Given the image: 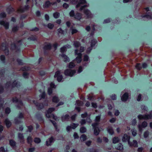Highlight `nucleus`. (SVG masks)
<instances>
[{"label":"nucleus","mask_w":152,"mask_h":152,"mask_svg":"<svg viewBox=\"0 0 152 152\" xmlns=\"http://www.w3.org/2000/svg\"><path fill=\"white\" fill-rule=\"evenodd\" d=\"M130 137L127 134H124L123 136L122 137V141L123 142H127L128 143L129 141H130Z\"/></svg>","instance_id":"ddd939ff"},{"label":"nucleus","mask_w":152,"mask_h":152,"mask_svg":"<svg viewBox=\"0 0 152 152\" xmlns=\"http://www.w3.org/2000/svg\"><path fill=\"white\" fill-rule=\"evenodd\" d=\"M70 29L72 30V34L73 35L74 34L77 33L78 32V30L76 29L73 28L72 27L70 28Z\"/></svg>","instance_id":"6e6d98bb"},{"label":"nucleus","mask_w":152,"mask_h":152,"mask_svg":"<svg viewBox=\"0 0 152 152\" xmlns=\"http://www.w3.org/2000/svg\"><path fill=\"white\" fill-rule=\"evenodd\" d=\"M30 8V6L28 5H25L24 6V7L22 8H20L19 11L20 12H23L25 11H27L29 10Z\"/></svg>","instance_id":"6ab92c4d"},{"label":"nucleus","mask_w":152,"mask_h":152,"mask_svg":"<svg viewBox=\"0 0 152 152\" xmlns=\"http://www.w3.org/2000/svg\"><path fill=\"white\" fill-rule=\"evenodd\" d=\"M67 51L66 48L64 46L60 49V51L62 54H65L64 53Z\"/></svg>","instance_id":"a18cd8bd"},{"label":"nucleus","mask_w":152,"mask_h":152,"mask_svg":"<svg viewBox=\"0 0 152 152\" xmlns=\"http://www.w3.org/2000/svg\"><path fill=\"white\" fill-rule=\"evenodd\" d=\"M0 59L3 64L6 63V57L4 55H1L0 56Z\"/></svg>","instance_id":"473e14b6"},{"label":"nucleus","mask_w":152,"mask_h":152,"mask_svg":"<svg viewBox=\"0 0 152 152\" xmlns=\"http://www.w3.org/2000/svg\"><path fill=\"white\" fill-rule=\"evenodd\" d=\"M11 46L13 50H16L18 51L20 50V48H18L17 45L15 43H13L11 45Z\"/></svg>","instance_id":"a878e982"},{"label":"nucleus","mask_w":152,"mask_h":152,"mask_svg":"<svg viewBox=\"0 0 152 152\" xmlns=\"http://www.w3.org/2000/svg\"><path fill=\"white\" fill-rule=\"evenodd\" d=\"M55 110V108L54 107H51L49 108L48 110L46 111L48 112V113L50 114L52 112L54 111Z\"/></svg>","instance_id":"864d4df0"},{"label":"nucleus","mask_w":152,"mask_h":152,"mask_svg":"<svg viewBox=\"0 0 152 152\" xmlns=\"http://www.w3.org/2000/svg\"><path fill=\"white\" fill-rule=\"evenodd\" d=\"M101 116V115L100 114L96 116L95 118V123H97L99 124V122L100 121Z\"/></svg>","instance_id":"a19ab883"},{"label":"nucleus","mask_w":152,"mask_h":152,"mask_svg":"<svg viewBox=\"0 0 152 152\" xmlns=\"http://www.w3.org/2000/svg\"><path fill=\"white\" fill-rule=\"evenodd\" d=\"M55 140L53 137L52 136L49 138L46 142V145L48 146H51L52 143H53Z\"/></svg>","instance_id":"1a4fd4ad"},{"label":"nucleus","mask_w":152,"mask_h":152,"mask_svg":"<svg viewBox=\"0 0 152 152\" xmlns=\"http://www.w3.org/2000/svg\"><path fill=\"white\" fill-rule=\"evenodd\" d=\"M148 64L146 63H144L142 64V65L140 63H137L136 64L135 67L136 69L138 70H140L142 69V68L145 69L147 68Z\"/></svg>","instance_id":"20e7f679"},{"label":"nucleus","mask_w":152,"mask_h":152,"mask_svg":"<svg viewBox=\"0 0 152 152\" xmlns=\"http://www.w3.org/2000/svg\"><path fill=\"white\" fill-rule=\"evenodd\" d=\"M74 18L75 19L80 20L82 19V14L79 12H77L75 14Z\"/></svg>","instance_id":"5701e85b"},{"label":"nucleus","mask_w":152,"mask_h":152,"mask_svg":"<svg viewBox=\"0 0 152 152\" xmlns=\"http://www.w3.org/2000/svg\"><path fill=\"white\" fill-rule=\"evenodd\" d=\"M53 89L51 88H50V87L48 88V92L49 95H51V94H52L53 92Z\"/></svg>","instance_id":"bf43d9fd"},{"label":"nucleus","mask_w":152,"mask_h":152,"mask_svg":"<svg viewBox=\"0 0 152 152\" xmlns=\"http://www.w3.org/2000/svg\"><path fill=\"white\" fill-rule=\"evenodd\" d=\"M97 41L95 39H93L91 40V47H93L97 42Z\"/></svg>","instance_id":"2f4dec72"},{"label":"nucleus","mask_w":152,"mask_h":152,"mask_svg":"<svg viewBox=\"0 0 152 152\" xmlns=\"http://www.w3.org/2000/svg\"><path fill=\"white\" fill-rule=\"evenodd\" d=\"M5 72V69H3L0 70V75L1 76L3 77L4 75Z\"/></svg>","instance_id":"4d7b16f0"},{"label":"nucleus","mask_w":152,"mask_h":152,"mask_svg":"<svg viewBox=\"0 0 152 152\" xmlns=\"http://www.w3.org/2000/svg\"><path fill=\"white\" fill-rule=\"evenodd\" d=\"M54 77V78H57V80L59 82H61L63 78V76L61 75V72L59 70H57L55 72Z\"/></svg>","instance_id":"39448f33"},{"label":"nucleus","mask_w":152,"mask_h":152,"mask_svg":"<svg viewBox=\"0 0 152 152\" xmlns=\"http://www.w3.org/2000/svg\"><path fill=\"white\" fill-rule=\"evenodd\" d=\"M35 116L37 119V120L39 121H43L44 119L43 118V117L41 115L40 113H37L35 115Z\"/></svg>","instance_id":"4be33fe9"},{"label":"nucleus","mask_w":152,"mask_h":152,"mask_svg":"<svg viewBox=\"0 0 152 152\" xmlns=\"http://www.w3.org/2000/svg\"><path fill=\"white\" fill-rule=\"evenodd\" d=\"M32 137L30 136H28L27 138V142L28 144H29L30 146H32Z\"/></svg>","instance_id":"72a5a7b5"},{"label":"nucleus","mask_w":152,"mask_h":152,"mask_svg":"<svg viewBox=\"0 0 152 152\" xmlns=\"http://www.w3.org/2000/svg\"><path fill=\"white\" fill-rule=\"evenodd\" d=\"M83 103L80 100H77L76 101L75 105L78 106H82L83 105Z\"/></svg>","instance_id":"4c0bfd02"},{"label":"nucleus","mask_w":152,"mask_h":152,"mask_svg":"<svg viewBox=\"0 0 152 152\" xmlns=\"http://www.w3.org/2000/svg\"><path fill=\"white\" fill-rule=\"evenodd\" d=\"M76 73V71L75 70L70 69V72L69 73V76L72 77Z\"/></svg>","instance_id":"13d9d810"},{"label":"nucleus","mask_w":152,"mask_h":152,"mask_svg":"<svg viewBox=\"0 0 152 152\" xmlns=\"http://www.w3.org/2000/svg\"><path fill=\"white\" fill-rule=\"evenodd\" d=\"M33 102L37 107L38 110H41L44 108V105L43 103H39L37 101L35 100L33 101Z\"/></svg>","instance_id":"423d86ee"},{"label":"nucleus","mask_w":152,"mask_h":152,"mask_svg":"<svg viewBox=\"0 0 152 152\" xmlns=\"http://www.w3.org/2000/svg\"><path fill=\"white\" fill-rule=\"evenodd\" d=\"M86 128L84 127H82L80 129V133H85L86 131Z\"/></svg>","instance_id":"603ef678"},{"label":"nucleus","mask_w":152,"mask_h":152,"mask_svg":"<svg viewBox=\"0 0 152 152\" xmlns=\"http://www.w3.org/2000/svg\"><path fill=\"white\" fill-rule=\"evenodd\" d=\"M10 145L12 148H14L16 145V143L14 140L11 139L9 141Z\"/></svg>","instance_id":"cd10ccee"},{"label":"nucleus","mask_w":152,"mask_h":152,"mask_svg":"<svg viewBox=\"0 0 152 152\" xmlns=\"http://www.w3.org/2000/svg\"><path fill=\"white\" fill-rule=\"evenodd\" d=\"M12 101L13 102L18 103L20 106H23V103L22 101L21 100H19L18 98L17 97H12Z\"/></svg>","instance_id":"9d476101"},{"label":"nucleus","mask_w":152,"mask_h":152,"mask_svg":"<svg viewBox=\"0 0 152 152\" xmlns=\"http://www.w3.org/2000/svg\"><path fill=\"white\" fill-rule=\"evenodd\" d=\"M120 139L118 137H115L113 139V142L114 144L116 143L119 142Z\"/></svg>","instance_id":"f704fd0d"},{"label":"nucleus","mask_w":152,"mask_h":152,"mask_svg":"<svg viewBox=\"0 0 152 152\" xmlns=\"http://www.w3.org/2000/svg\"><path fill=\"white\" fill-rule=\"evenodd\" d=\"M123 146L121 143H119L115 146V148L120 151H123Z\"/></svg>","instance_id":"aec40b11"},{"label":"nucleus","mask_w":152,"mask_h":152,"mask_svg":"<svg viewBox=\"0 0 152 152\" xmlns=\"http://www.w3.org/2000/svg\"><path fill=\"white\" fill-rule=\"evenodd\" d=\"M72 129H75L79 125L78 124H75L74 123H72L70 124Z\"/></svg>","instance_id":"58836bf2"},{"label":"nucleus","mask_w":152,"mask_h":152,"mask_svg":"<svg viewBox=\"0 0 152 152\" xmlns=\"http://www.w3.org/2000/svg\"><path fill=\"white\" fill-rule=\"evenodd\" d=\"M4 123L5 124L7 127L8 128H10L11 125L12 124L9 119L7 118L5 119Z\"/></svg>","instance_id":"dca6fc26"},{"label":"nucleus","mask_w":152,"mask_h":152,"mask_svg":"<svg viewBox=\"0 0 152 152\" xmlns=\"http://www.w3.org/2000/svg\"><path fill=\"white\" fill-rule=\"evenodd\" d=\"M87 7V5H86L81 6L80 8V10L82 11L83 10H84V13L86 15L87 18H91V13L89 10L88 9H84Z\"/></svg>","instance_id":"f03ea898"},{"label":"nucleus","mask_w":152,"mask_h":152,"mask_svg":"<svg viewBox=\"0 0 152 152\" xmlns=\"http://www.w3.org/2000/svg\"><path fill=\"white\" fill-rule=\"evenodd\" d=\"M6 11L8 14H11L15 11V10L11 5H10L6 9Z\"/></svg>","instance_id":"9b49d317"},{"label":"nucleus","mask_w":152,"mask_h":152,"mask_svg":"<svg viewBox=\"0 0 152 152\" xmlns=\"http://www.w3.org/2000/svg\"><path fill=\"white\" fill-rule=\"evenodd\" d=\"M30 69V68L29 66H23L20 69V70L25 72V71H29Z\"/></svg>","instance_id":"c756f323"},{"label":"nucleus","mask_w":152,"mask_h":152,"mask_svg":"<svg viewBox=\"0 0 152 152\" xmlns=\"http://www.w3.org/2000/svg\"><path fill=\"white\" fill-rule=\"evenodd\" d=\"M20 85L19 83H18V82H17L16 80H14L12 84V88L15 87H18L20 86Z\"/></svg>","instance_id":"393cba45"},{"label":"nucleus","mask_w":152,"mask_h":152,"mask_svg":"<svg viewBox=\"0 0 152 152\" xmlns=\"http://www.w3.org/2000/svg\"><path fill=\"white\" fill-rule=\"evenodd\" d=\"M4 111L5 114L7 115L9 114L11 112V109L9 107H7V108L5 109Z\"/></svg>","instance_id":"49530a36"},{"label":"nucleus","mask_w":152,"mask_h":152,"mask_svg":"<svg viewBox=\"0 0 152 152\" xmlns=\"http://www.w3.org/2000/svg\"><path fill=\"white\" fill-rule=\"evenodd\" d=\"M87 152H99L97 150L95 149L94 148H88L87 149Z\"/></svg>","instance_id":"e433bc0d"},{"label":"nucleus","mask_w":152,"mask_h":152,"mask_svg":"<svg viewBox=\"0 0 152 152\" xmlns=\"http://www.w3.org/2000/svg\"><path fill=\"white\" fill-rule=\"evenodd\" d=\"M70 70L69 69H66L65 70L64 73L65 75L69 76Z\"/></svg>","instance_id":"774afa93"},{"label":"nucleus","mask_w":152,"mask_h":152,"mask_svg":"<svg viewBox=\"0 0 152 152\" xmlns=\"http://www.w3.org/2000/svg\"><path fill=\"white\" fill-rule=\"evenodd\" d=\"M18 137L19 139H20L23 143L24 142V137L23 136V134H18Z\"/></svg>","instance_id":"ea45409f"},{"label":"nucleus","mask_w":152,"mask_h":152,"mask_svg":"<svg viewBox=\"0 0 152 152\" xmlns=\"http://www.w3.org/2000/svg\"><path fill=\"white\" fill-rule=\"evenodd\" d=\"M75 12L73 10H72L69 12V15L70 17H74L75 15Z\"/></svg>","instance_id":"052dcab7"},{"label":"nucleus","mask_w":152,"mask_h":152,"mask_svg":"<svg viewBox=\"0 0 152 152\" xmlns=\"http://www.w3.org/2000/svg\"><path fill=\"white\" fill-rule=\"evenodd\" d=\"M70 118V116L68 114H66L61 117L62 121L65 120L69 119Z\"/></svg>","instance_id":"09e8293b"},{"label":"nucleus","mask_w":152,"mask_h":152,"mask_svg":"<svg viewBox=\"0 0 152 152\" xmlns=\"http://www.w3.org/2000/svg\"><path fill=\"white\" fill-rule=\"evenodd\" d=\"M19 27L17 26L13 27L12 29V32L14 33L17 32L19 30Z\"/></svg>","instance_id":"c03bdc74"},{"label":"nucleus","mask_w":152,"mask_h":152,"mask_svg":"<svg viewBox=\"0 0 152 152\" xmlns=\"http://www.w3.org/2000/svg\"><path fill=\"white\" fill-rule=\"evenodd\" d=\"M0 24L4 26L6 29H8L9 28L10 24L9 23L6 22L4 20L0 21Z\"/></svg>","instance_id":"f8f14e48"},{"label":"nucleus","mask_w":152,"mask_h":152,"mask_svg":"<svg viewBox=\"0 0 152 152\" xmlns=\"http://www.w3.org/2000/svg\"><path fill=\"white\" fill-rule=\"evenodd\" d=\"M73 45L75 48H79V47L80 45L81 44L79 42L75 41L74 42Z\"/></svg>","instance_id":"79ce46f5"},{"label":"nucleus","mask_w":152,"mask_h":152,"mask_svg":"<svg viewBox=\"0 0 152 152\" xmlns=\"http://www.w3.org/2000/svg\"><path fill=\"white\" fill-rule=\"evenodd\" d=\"M60 16V13L58 12H56L53 13V17L55 18H59Z\"/></svg>","instance_id":"8fccbe9b"},{"label":"nucleus","mask_w":152,"mask_h":152,"mask_svg":"<svg viewBox=\"0 0 152 152\" xmlns=\"http://www.w3.org/2000/svg\"><path fill=\"white\" fill-rule=\"evenodd\" d=\"M50 29H52L54 27L53 24L51 23H48L47 26Z\"/></svg>","instance_id":"69168bd1"},{"label":"nucleus","mask_w":152,"mask_h":152,"mask_svg":"<svg viewBox=\"0 0 152 152\" xmlns=\"http://www.w3.org/2000/svg\"><path fill=\"white\" fill-rule=\"evenodd\" d=\"M29 73L26 72H24L23 74V76L24 78L27 79L28 78Z\"/></svg>","instance_id":"37998d69"},{"label":"nucleus","mask_w":152,"mask_h":152,"mask_svg":"<svg viewBox=\"0 0 152 152\" xmlns=\"http://www.w3.org/2000/svg\"><path fill=\"white\" fill-rule=\"evenodd\" d=\"M50 122H51V123L53 124V126L56 129H57V123H56V122L55 121L51 120V119H50Z\"/></svg>","instance_id":"338daca9"},{"label":"nucleus","mask_w":152,"mask_h":152,"mask_svg":"<svg viewBox=\"0 0 152 152\" xmlns=\"http://www.w3.org/2000/svg\"><path fill=\"white\" fill-rule=\"evenodd\" d=\"M46 96V94L45 91H44L42 92V93L40 94L39 96L40 99V100L42 99H45V96Z\"/></svg>","instance_id":"c85d7f7f"},{"label":"nucleus","mask_w":152,"mask_h":152,"mask_svg":"<svg viewBox=\"0 0 152 152\" xmlns=\"http://www.w3.org/2000/svg\"><path fill=\"white\" fill-rule=\"evenodd\" d=\"M86 0H80L76 5V7L78 8L81 6V5L84 4H86Z\"/></svg>","instance_id":"b1692460"},{"label":"nucleus","mask_w":152,"mask_h":152,"mask_svg":"<svg viewBox=\"0 0 152 152\" xmlns=\"http://www.w3.org/2000/svg\"><path fill=\"white\" fill-rule=\"evenodd\" d=\"M78 49H76L75 50V55L77 56L75 58V61L77 63L79 64L82 61V54L81 53H78Z\"/></svg>","instance_id":"7ed1b4c3"},{"label":"nucleus","mask_w":152,"mask_h":152,"mask_svg":"<svg viewBox=\"0 0 152 152\" xmlns=\"http://www.w3.org/2000/svg\"><path fill=\"white\" fill-rule=\"evenodd\" d=\"M128 145L130 147L133 146L135 148L138 147V143L136 140H134L132 142H130V140L128 142Z\"/></svg>","instance_id":"4468645a"},{"label":"nucleus","mask_w":152,"mask_h":152,"mask_svg":"<svg viewBox=\"0 0 152 152\" xmlns=\"http://www.w3.org/2000/svg\"><path fill=\"white\" fill-rule=\"evenodd\" d=\"M80 139L82 141H85L87 139V137L85 134H82L80 137Z\"/></svg>","instance_id":"5fc2aeb1"},{"label":"nucleus","mask_w":152,"mask_h":152,"mask_svg":"<svg viewBox=\"0 0 152 152\" xmlns=\"http://www.w3.org/2000/svg\"><path fill=\"white\" fill-rule=\"evenodd\" d=\"M149 114H144L142 115L140 114L137 116L139 120L142 119L148 120L152 119V110L149 112Z\"/></svg>","instance_id":"f257e3e1"},{"label":"nucleus","mask_w":152,"mask_h":152,"mask_svg":"<svg viewBox=\"0 0 152 152\" xmlns=\"http://www.w3.org/2000/svg\"><path fill=\"white\" fill-rule=\"evenodd\" d=\"M60 56L64 58V61L65 62L67 63L70 61L69 58L65 54H62L60 55Z\"/></svg>","instance_id":"a211bd4d"},{"label":"nucleus","mask_w":152,"mask_h":152,"mask_svg":"<svg viewBox=\"0 0 152 152\" xmlns=\"http://www.w3.org/2000/svg\"><path fill=\"white\" fill-rule=\"evenodd\" d=\"M28 39L29 40V41H37V38L35 36L33 35H32L31 37H29L28 38Z\"/></svg>","instance_id":"c9c22d12"},{"label":"nucleus","mask_w":152,"mask_h":152,"mask_svg":"<svg viewBox=\"0 0 152 152\" xmlns=\"http://www.w3.org/2000/svg\"><path fill=\"white\" fill-rule=\"evenodd\" d=\"M50 2L49 1H45L43 5V7L44 8H48L50 6Z\"/></svg>","instance_id":"bb28decb"},{"label":"nucleus","mask_w":152,"mask_h":152,"mask_svg":"<svg viewBox=\"0 0 152 152\" xmlns=\"http://www.w3.org/2000/svg\"><path fill=\"white\" fill-rule=\"evenodd\" d=\"M7 17V14L4 12H2L0 14V18H5Z\"/></svg>","instance_id":"e2e57ef3"},{"label":"nucleus","mask_w":152,"mask_h":152,"mask_svg":"<svg viewBox=\"0 0 152 152\" xmlns=\"http://www.w3.org/2000/svg\"><path fill=\"white\" fill-rule=\"evenodd\" d=\"M75 65L74 63L72 62H70L69 64L68 67L69 69H72L75 67Z\"/></svg>","instance_id":"3c124183"},{"label":"nucleus","mask_w":152,"mask_h":152,"mask_svg":"<svg viewBox=\"0 0 152 152\" xmlns=\"http://www.w3.org/2000/svg\"><path fill=\"white\" fill-rule=\"evenodd\" d=\"M56 87V85L53 82H51L50 83V88H51L53 89V88H55Z\"/></svg>","instance_id":"680f3d73"},{"label":"nucleus","mask_w":152,"mask_h":152,"mask_svg":"<svg viewBox=\"0 0 152 152\" xmlns=\"http://www.w3.org/2000/svg\"><path fill=\"white\" fill-rule=\"evenodd\" d=\"M148 126L147 122L146 121H144L142 122L141 124H139L138 126V128L139 130L141 132H142L143 128H144Z\"/></svg>","instance_id":"6e6552de"},{"label":"nucleus","mask_w":152,"mask_h":152,"mask_svg":"<svg viewBox=\"0 0 152 152\" xmlns=\"http://www.w3.org/2000/svg\"><path fill=\"white\" fill-rule=\"evenodd\" d=\"M16 61L19 65L21 66L23 65L24 63L22 60L19 59V58H18L16 60Z\"/></svg>","instance_id":"de8ad7c7"},{"label":"nucleus","mask_w":152,"mask_h":152,"mask_svg":"<svg viewBox=\"0 0 152 152\" xmlns=\"http://www.w3.org/2000/svg\"><path fill=\"white\" fill-rule=\"evenodd\" d=\"M99 124L98 123L92 124V126L94 130V133H100V130L98 127Z\"/></svg>","instance_id":"0eeeda50"},{"label":"nucleus","mask_w":152,"mask_h":152,"mask_svg":"<svg viewBox=\"0 0 152 152\" xmlns=\"http://www.w3.org/2000/svg\"><path fill=\"white\" fill-rule=\"evenodd\" d=\"M59 99L58 97L56 96H53V97L52 101L53 102L57 103L59 102Z\"/></svg>","instance_id":"7c9ffc66"},{"label":"nucleus","mask_w":152,"mask_h":152,"mask_svg":"<svg viewBox=\"0 0 152 152\" xmlns=\"http://www.w3.org/2000/svg\"><path fill=\"white\" fill-rule=\"evenodd\" d=\"M2 47H4V51H5V54L6 55H7L9 54V51L8 48L4 43H3L2 45Z\"/></svg>","instance_id":"f3484780"},{"label":"nucleus","mask_w":152,"mask_h":152,"mask_svg":"<svg viewBox=\"0 0 152 152\" xmlns=\"http://www.w3.org/2000/svg\"><path fill=\"white\" fill-rule=\"evenodd\" d=\"M129 98V94L126 92L123 94L121 98V99L123 102H126Z\"/></svg>","instance_id":"2eb2a0df"},{"label":"nucleus","mask_w":152,"mask_h":152,"mask_svg":"<svg viewBox=\"0 0 152 152\" xmlns=\"http://www.w3.org/2000/svg\"><path fill=\"white\" fill-rule=\"evenodd\" d=\"M52 46L50 43H49L48 44L45 45L43 47L44 50H50L52 48Z\"/></svg>","instance_id":"412c9836"},{"label":"nucleus","mask_w":152,"mask_h":152,"mask_svg":"<svg viewBox=\"0 0 152 152\" xmlns=\"http://www.w3.org/2000/svg\"><path fill=\"white\" fill-rule=\"evenodd\" d=\"M141 108L145 111H148V110L147 107L144 105H142L141 106Z\"/></svg>","instance_id":"0e129e2a"}]
</instances>
